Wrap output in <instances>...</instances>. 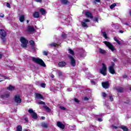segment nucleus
Instances as JSON below:
<instances>
[{
	"label": "nucleus",
	"mask_w": 131,
	"mask_h": 131,
	"mask_svg": "<svg viewBox=\"0 0 131 131\" xmlns=\"http://www.w3.org/2000/svg\"><path fill=\"white\" fill-rule=\"evenodd\" d=\"M85 15L86 17H87L88 18H91V19H94V16L93 15L92 13H91L90 11L85 12Z\"/></svg>",
	"instance_id": "obj_14"
},
{
	"label": "nucleus",
	"mask_w": 131,
	"mask_h": 131,
	"mask_svg": "<svg viewBox=\"0 0 131 131\" xmlns=\"http://www.w3.org/2000/svg\"><path fill=\"white\" fill-rule=\"evenodd\" d=\"M130 102V100H129V99H127L126 100V101H124V103H125V104H129V103Z\"/></svg>",
	"instance_id": "obj_43"
},
{
	"label": "nucleus",
	"mask_w": 131,
	"mask_h": 131,
	"mask_svg": "<svg viewBox=\"0 0 131 131\" xmlns=\"http://www.w3.org/2000/svg\"><path fill=\"white\" fill-rule=\"evenodd\" d=\"M84 100L85 101H88V100H89V98H88L87 97H85L84 98Z\"/></svg>",
	"instance_id": "obj_55"
},
{
	"label": "nucleus",
	"mask_w": 131,
	"mask_h": 131,
	"mask_svg": "<svg viewBox=\"0 0 131 131\" xmlns=\"http://www.w3.org/2000/svg\"><path fill=\"white\" fill-rule=\"evenodd\" d=\"M69 58L70 59V64L71 66H72V67H75V66H76V60H75L74 57H73V56L71 55H70L69 56Z\"/></svg>",
	"instance_id": "obj_6"
},
{
	"label": "nucleus",
	"mask_w": 131,
	"mask_h": 131,
	"mask_svg": "<svg viewBox=\"0 0 131 131\" xmlns=\"http://www.w3.org/2000/svg\"><path fill=\"white\" fill-rule=\"evenodd\" d=\"M28 32H34L35 29L34 26H28Z\"/></svg>",
	"instance_id": "obj_16"
},
{
	"label": "nucleus",
	"mask_w": 131,
	"mask_h": 131,
	"mask_svg": "<svg viewBox=\"0 0 131 131\" xmlns=\"http://www.w3.org/2000/svg\"><path fill=\"white\" fill-rule=\"evenodd\" d=\"M57 126L58 127H59V128H61V129H64V128H65V125L60 121L57 122Z\"/></svg>",
	"instance_id": "obj_13"
},
{
	"label": "nucleus",
	"mask_w": 131,
	"mask_h": 131,
	"mask_svg": "<svg viewBox=\"0 0 131 131\" xmlns=\"http://www.w3.org/2000/svg\"><path fill=\"white\" fill-rule=\"evenodd\" d=\"M6 6L7 7V8H11V5L9 3H7Z\"/></svg>",
	"instance_id": "obj_47"
},
{
	"label": "nucleus",
	"mask_w": 131,
	"mask_h": 131,
	"mask_svg": "<svg viewBox=\"0 0 131 131\" xmlns=\"http://www.w3.org/2000/svg\"><path fill=\"white\" fill-rule=\"evenodd\" d=\"M43 54L44 55V56H48V55L49 54V52L44 51L43 52Z\"/></svg>",
	"instance_id": "obj_38"
},
{
	"label": "nucleus",
	"mask_w": 131,
	"mask_h": 131,
	"mask_svg": "<svg viewBox=\"0 0 131 131\" xmlns=\"http://www.w3.org/2000/svg\"><path fill=\"white\" fill-rule=\"evenodd\" d=\"M114 39L115 41H116V42L118 43V45H120V41L119 40H118V39H117V38L116 37H115L114 38Z\"/></svg>",
	"instance_id": "obj_33"
},
{
	"label": "nucleus",
	"mask_w": 131,
	"mask_h": 131,
	"mask_svg": "<svg viewBox=\"0 0 131 131\" xmlns=\"http://www.w3.org/2000/svg\"><path fill=\"white\" fill-rule=\"evenodd\" d=\"M108 71L111 74H115V70H114V68L108 67Z\"/></svg>",
	"instance_id": "obj_19"
},
{
	"label": "nucleus",
	"mask_w": 131,
	"mask_h": 131,
	"mask_svg": "<svg viewBox=\"0 0 131 131\" xmlns=\"http://www.w3.org/2000/svg\"><path fill=\"white\" fill-rule=\"evenodd\" d=\"M33 16L34 18H39V13L38 12H35L33 13Z\"/></svg>",
	"instance_id": "obj_22"
},
{
	"label": "nucleus",
	"mask_w": 131,
	"mask_h": 131,
	"mask_svg": "<svg viewBox=\"0 0 131 131\" xmlns=\"http://www.w3.org/2000/svg\"><path fill=\"white\" fill-rule=\"evenodd\" d=\"M9 97H10V92H5L4 94L1 95L0 96L2 99H5V98H8Z\"/></svg>",
	"instance_id": "obj_12"
},
{
	"label": "nucleus",
	"mask_w": 131,
	"mask_h": 131,
	"mask_svg": "<svg viewBox=\"0 0 131 131\" xmlns=\"http://www.w3.org/2000/svg\"><path fill=\"white\" fill-rule=\"evenodd\" d=\"M113 61H114V62H116V61H117V59H116V58H113Z\"/></svg>",
	"instance_id": "obj_54"
},
{
	"label": "nucleus",
	"mask_w": 131,
	"mask_h": 131,
	"mask_svg": "<svg viewBox=\"0 0 131 131\" xmlns=\"http://www.w3.org/2000/svg\"><path fill=\"white\" fill-rule=\"evenodd\" d=\"M98 50L100 54H106V51L102 49L101 48H99Z\"/></svg>",
	"instance_id": "obj_25"
},
{
	"label": "nucleus",
	"mask_w": 131,
	"mask_h": 131,
	"mask_svg": "<svg viewBox=\"0 0 131 131\" xmlns=\"http://www.w3.org/2000/svg\"><path fill=\"white\" fill-rule=\"evenodd\" d=\"M103 43L110 49V50H111L112 52H114V51H116V49L115 48H114V46H113L112 44L109 41H104Z\"/></svg>",
	"instance_id": "obj_5"
},
{
	"label": "nucleus",
	"mask_w": 131,
	"mask_h": 131,
	"mask_svg": "<svg viewBox=\"0 0 131 131\" xmlns=\"http://www.w3.org/2000/svg\"><path fill=\"white\" fill-rule=\"evenodd\" d=\"M58 67H60V68H63L67 65V62L64 61H59L58 63Z\"/></svg>",
	"instance_id": "obj_11"
},
{
	"label": "nucleus",
	"mask_w": 131,
	"mask_h": 131,
	"mask_svg": "<svg viewBox=\"0 0 131 131\" xmlns=\"http://www.w3.org/2000/svg\"><path fill=\"white\" fill-rule=\"evenodd\" d=\"M32 50L34 51L35 50V45H32L31 46Z\"/></svg>",
	"instance_id": "obj_45"
},
{
	"label": "nucleus",
	"mask_w": 131,
	"mask_h": 131,
	"mask_svg": "<svg viewBox=\"0 0 131 131\" xmlns=\"http://www.w3.org/2000/svg\"><path fill=\"white\" fill-rule=\"evenodd\" d=\"M49 47H50L51 48H59V44L53 42L51 44H49Z\"/></svg>",
	"instance_id": "obj_18"
},
{
	"label": "nucleus",
	"mask_w": 131,
	"mask_h": 131,
	"mask_svg": "<svg viewBox=\"0 0 131 131\" xmlns=\"http://www.w3.org/2000/svg\"><path fill=\"white\" fill-rule=\"evenodd\" d=\"M19 20L21 23H23L25 21V15H21L19 16Z\"/></svg>",
	"instance_id": "obj_17"
},
{
	"label": "nucleus",
	"mask_w": 131,
	"mask_h": 131,
	"mask_svg": "<svg viewBox=\"0 0 131 131\" xmlns=\"http://www.w3.org/2000/svg\"><path fill=\"white\" fill-rule=\"evenodd\" d=\"M16 131H22V126L18 125L16 127Z\"/></svg>",
	"instance_id": "obj_30"
},
{
	"label": "nucleus",
	"mask_w": 131,
	"mask_h": 131,
	"mask_svg": "<svg viewBox=\"0 0 131 131\" xmlns=\"http://www.w3.org/2000/svg\"><path fill=\"white\" fill-rule=\"evenodd\" d=\"M98 121H100V122L103 121V120L101 118H98Z\"/></svg>",
	"instance_id": "obj_57"
},
{
	"label": "nucleus",
	"mask_w": 131,
	"mask_h": 131,
	"mask_svg": "<svg viewBox=\"0 0 131 131\" xmlns=\"http://www.w3.org/2000/svg\"><path fill=\"white\" fill-rule=\"evenodd\" d=\"M60 1L62 5H67V4H69V1L68 0H60Z\"/></svg>",
	"instance_id": "obj_26"
},
{
	"label": "nucleus",
	"mask_w": 131,
	"mask_h": 131,
	"mask_svg": "<svg viewBox=\"0 0 131 131\" xmlns=\"http://www.w3.org/2000/svg\"><path fill=\"white\" fill-rule=\"evenodd\" d=\"M7 35V32L5 30L0 29V37L4 43H6V41H7V39H6Z\"/></svg>",
	"instance_id": "obj_2"
},
{
	"label": "nucleus",
	"mask_w": 131,
	"mask_h": 131,
	"mask_svg": "<svg viewBox=\"0 0 131 131\" xmlns=\"http://www.w3.org/2000/svg\"><path fill=\"white\" fill-rule=\"evenodd\" d=\"M7 90L12 92L15 91V87L13 86L12 85H10L7 88Z\"/></svg>",
	"instance_id": "obj_21"
},
{
	"label": "nucleus",
	"mask_w": 131,
	"mask_h": 131,
	"mask_svg": "<svg viewBox=\"0 0 131 131\" xmlns=\"http://www.w3.org/2000/svg\"><path fill=\"white\" fill-rule=\"evenodd\" d=\"M29 113H30L31 116L33 118V119H37V114H36L35 112H33V110L30 109L28 110Z\"/></svg>",
	"instance_id": "obj_7"
},
{
	"label": "nucleus",
	"mask_w": 131,
	"mask_h": 131,
	"mask_svg": "<svg viewBox=\"0 0 131 131\" xmlns=\"http://www.w3.org/2000/svg\"><path fill=\"white\" fill-rule=\"evenodd\" d=\"M24 120L26 122H28V118H25Z\"/></svg>",
	"instance_id": "obj_51"
},
{
	"label": "nucleus",
	"mask_w": 131,
	"mask_h": 131,
	"mask_svg": "<svg viewBox=\"0 0 131 131\" xmlns=\"http://www.w3.org/2000/svg\"><path fill=\"white\" fill-rule=\"evenodd\" d=\"M109 98H110V100L111 102H113V101L114 100V99H113V96L110 95L109 96Z\"/></svg>",
	"instance_id": "obj_40"
},
{
	"label": "nucleus",
	"mask_w": 131,
	"mask_h": 131,
	"mask_svg": "<svg viewBox=\"0 0 131 131\" xmlns=\"http://www.w3.org/2000/svg\"><path fill=\"white\" fill-rule=\"evenodd\" d=\"M102 68L99 70L100 73L104 76H106L107 75V67L104 63H102Z\"/></svg>",
	"instance_id": "obj_4"
},
{
	"label": "nucleus",
	"mask_w": 131,
	"mask_h": 131,
	"mask_svg": "<svg viewBox=\"0 0 131 131\" xmlns=\"http://www.w3.org/2000/svg\"><path fill=\"white\" fill-rule=\"evenodd\" d=\"M101 34L103 35V37L105 38V39L108 38V36H107V33H106V32H102Z\"/></svg>",
	"instance_id": "obj_28"
},
{
	"label": "nucleus",
	"mask_w": 131,
	"mask_h": 131,
	"mask_svg": "<svg viewBox=\"0 0 131 131\" xmlns=\"http://www.w3.org/2000/svg\"><path fill=\"white\" fill-rule=\"evenodd\" d=\"M101 85L103 89H105V90H107V89H109L110 88V84L108 81L102 82Z\"/></svg>",
	"instance_id": "obj_10"
},
{
	"label": "nucleus",
	"mask_w": 131,
	"mask_h": 131,
	"mask_svg": "<svg viewBox=\"0 0 131 131\" xmlns=\"http://www.w3.org/2000/svg\"><path fill=\"white\" fill-rule=\"evenodd\" d=\"M35 2H36V3H41L42 0H35Z\"/></svg>",
	"instance_id": "obj_53"
},
{
	"label": "nucleus",
	"mask_w": 131,
	"mask_h": 131,
	"mask_svg": "<svg viewBox=\"0 0 131 131\" xmlns=\"http://www.w3.org/2000/svg\"><path fill=\"white\" fill-rule=\"evenodd\" d=\"M68 52L69 54H71V55H72V56H74V51L72 50L71 49H69Z\"/></svg>",
	"instance_id": "obj_32"
},
{
	"label": "nucleus",
	"mask_w": 131,
	"mask_h": 131,
	"mask_svg": "<svg viewBox=\"0 0 131 131\" xmlns=\"http://www.w3.org/2000/svg\"><path fill=\"white\" fill-rule=\"evenodd\" d=\"M60 108L61 110H66V108H65V107H64V106H60Z\"/></svg>",
	"instance_id": "obj_48"
},
{
	"label": "nucleus",
	"mask_w": 131,
	"mask_h": 131,
	"mask_svg": "<svg viewBox=\"0 0 131 131\" xmlns=\"http://www.w3.org/2000/svg\"><path fill=\"white\" fill-rule=\"evenodd\" d=\"M115 67V63H114V62H111V66L108 67L114 68Z\"/></svg>",
	"instance_id": "obj_37"
},
{
	"label": "nucleus",
	"mask_w": 131,
	"mask_h": 131,
	"mask_svg": "<svg viewBox=\"0 0 131 131\" xmlns=\"http://www.w3.org/2000/svg\"><path fill=\"white\" fill-rule=\"evenodd\" d=\"M3 57V55L2 54H0V59H2Z\"/></svg>",
	"instance_id": "obj_62"
},
{
	"label": "nucleus",
	"mask_w": 131,
	"mask_h": 131,
	"mask_svg": "<svg viewBox=\"0 0 131 131\" xmlns=\"http://www.w3.org/2000/svg\"><path fill=\"white\" fill-rule=\"evenodd\" d=\"M28 23H29V20H27V24H28Z\"/></svg>",
	"instance_id": "obj_64"
},
{
	"label": "nucleus",
	"mask_w": 131,
	"mask_h": 131,
	"mask_svg": "<svg viewBox=\"0 0 131 131\" xmlns=\"http://www.w3.org/2000/svg\"><path fill=\"white\" fill-rule=\"evenodd\" d=\"M0 17H1V18H4L5 17V14H4L3 13H1Z\"/></svg>",
	"instance_id": "obj_49"
},
{
	"label": "nucleus",
	"mask_w": 131,
	"mask_h": 131,
	"mask_svg": "<svg viewBox=\"0 0 131 131\" xmlns=\"http://www.w3.org/2000/svg\"><path fill=\"white\" fill-rule=\"evenodd\" d=\"M116 7V3H114L110 6V9H113Z\"/></svg>",
	"instance_id": "obj_35"
},
{
	"label": "nucleus",
	"mask_w": 131,
	"mask_h": 131,
	"mask_svg": "<svg viewBox=\"0 0 131 131\" xmlns=\"http://www.w3.org/2000/svg\"><path fill=\"white\" fill-rule=\"evenodd\" d=\"M20 41L21 42V47L24 49L27 48V45H28V40L24 37H21L20 38Z\"/></svg>",
	"instance_id": "obj_3"
},
{
	"label": "nucleus",
	"mask_w": 131,
	"mask_h": 131,
	"mask_svg": "<svg viewBox=\"0 0 131 131\" xmlns=\"http://www.w3.org/2000/svg\"><path fill=\"white\" fill-rule=\"evenodd\" d=\"M116 91L118 93H122V92H123V88L120 87L119 88H116Z\"/></svg>",
	"instance_id": "obj_24"
},
{
	"label": "nucleus",
	"mask_w": 131,
	"mask_h": 131,
	"mask_svg": "<svg viewBox=\"0 0 131 131\" xmlns=\"http://www.w3.org/2000/svg\"><path fill=\"white\" fill-rule=\"evenodd\" d=\"M30 46H35V42H34V41L31 40L30 41Z\"/></svg>",
	"instance_id": "obj_34"
},
{
	"label": "nucleus",
	"mask_w": 131,
	"mask_h": 131,
	"mask_svg": "<svg viewBox=\"0 0 131 131\" xmlns=\"http://www.w3.org/2000/svg\"><path fill=\"white\" fill-rule=\"evenodd\" d=\"M32 60L33 62H34L38 65H40V66H42V67H46V66L43 60L40 58L33 57Z\"/></svg>",
	"instance_id": "obj_1"
},
{
	"label": "nucleus",
	"mask_w": 131,
	"mask_h": 131,
	"mask_svg": "<svg viewBox=\"0 0 131 131\" xmlns=\"http://www.w3.org/2000/svg\"><path fill=\"white\" fill-rule=\"evenodd\" d=\"M35 95L36 99L43 100V96H42V95L37 93H35Z\"/></svg>",
	"instance_id": "obj_15"
},
{
	"label": "nucleus",
	"mask_w": 131,
	"mask_h": 131,
	"mask_svg": "<svg viewBox=\"0 0 131 131\" xmlns=\"http://www.w3.org/2000/svg\"><path fill=\"white\" fill-rule=\"evenodd\" d=\"M94 2L96 3H101V0H94Z\"/></svg>",
	"instance_id": "obj_50"
},
{
	"label": "nucleus",
	"mask_w": 131,
	"mask_h": 131,
	"mask_svg": "<svg viewBox=\"0 0 131 131\" xmlns=\"http://www.w3.org/2000/svg\"><path fill=\"white\" fill-rule=\"evenodd\" d=\"M4 79H8V77H7V76H4Z\"/></svg>",
	"instance_id": "obj_61"
},
{
	"label": "nucleus",
	"mask_w": 131,
	"mask_h": 131,
	"mask_svg": "<svg viewBox=\"0 0 131 131\" xmlns=\"http://www.w3.org/2000/svg\"><path fill=\"white\" fill-rule=\"evenodd\" d=\"M119 128H121V129H122L123 131H128V128L125 126H120Z\"/></svg>",
	"instance_id": "obj_23"
},
{
	"label": "nucleus",
	"mask_w": 131,
	"mask_h": 131,
	"mask_svg": "<svg viewBox=\"0 0 131 131\" xmlns=\"http://www.w3.org/2000/svg\"><path fill=\"white\" fill-rule=\"evenodd\" d=\"M112 127H114V128H115V129H117V126H112Z\"/></svg>",
	"instance_id": "obj_59"
},
{
	"label": "nucleus",
	"mask_w": 131,
	"mask_h": 131,
	"mask_svg": "<svg viewBox=\"0 0 131 131\" xmlns=\"http://www.w3.org/2000/svg\"><path fill=\"white\" fill-rule=\"evenodd\" d=\"M94 21H95L96 22H97V23L99 22V18H98V17H95Z\"/></svg>",
	"instance_id": "obj_44"
},
{
	"label": "nucleus",
	"mask_w": 131,
	"mask_h": 131,
	"mask_svg": "<svg viewBox=\"0 0 131 131\" xmlns=\"http://www.w3.org/2000/svg\"><path fill=\"white\" fill-rule=\"evenodd\" d=\"M40 12L42 15H46V14H47V13L46 12V10L43 8L40 9Z\"/></svg>",
	"instance_id": "obj_27"
},
{
	"label": "nucleus",
	"mask_w": 131,
	"mask_h": 131,
	"mask_svg": "<svg viewBox=\"0 0 131 131\" xmlns=\"http://www.w3.org/2000/svg\"><path fill=\"white\" fill-rule=\"evenodd\" d=\"M88 22H91V20L89 19H84V21L81 22V26L82 27H84L85 28H89V26L86 24V23Z\"/></svg>",
	"instance_id": "obj_9"
},
{
	"label": "nucleus",
	"mask_w": 131,
	"mask_h": 131,
	"mask_svg": "<svg viewBox=\"0 0 131 131\" xmlns=\"http://www.w3.org/2000/svg\"><path fill=\"white\" fill-rule=\"evenodd\" d=\"M41 119H42V120H45V119H46V117H43V116H42L41 117Z\"/></svg>",
	"instance_id": "obj_58"
},
{
	"label": "nucleus",
	"mask_w": 131,
	"mask_h": 131,
	"mask_svg": "<svg viewBox=\"0 0 131 131\" xmlns=\"http://www.w3.org/2000/svg\"><path fill=\"white\" fill-rule=\"evenodd\" d=\"M58 76H62V71H58Z\"/></svg>",
	"instance_id": "obj_41"
},
{
	"label": "nucleus",
	"mask_w": 131,
	"mask_h": 131,
	"mask_svg": "<svg viewBox=\"0 0 131 131\" xmlns=\"http://www.w3.org/2000/svg\"><path fill=\"white\" fill-rule=\"evenodd\" d=\"M38 104H41V105H46V103L43 101H39L38 102Z\"/></svg>",
	"instance_id": "obj_39"
},
{
	"label": "nucleus",
	"mask_w": 131,
	"mask_h": 131,
	"mask_svg": "<svg viewBox=\"0 0 131 131\" xmlns=\"http://www.w3.org/2000/svg\"><path fill=\"white\" fill-rule=\"evenodd\" d=\"M91 83H93V84H96V82L94 80H91Z\"/></svg>",
	"instance_id": "obj_52"
},
{
	"label": "nucleus",
	"mask_w": 131,
	"mask_h": 131,
	"mask_svg": "<svg viewBox=\"0 0 131 131\" xmlns=\"http://www.w3.org/2000/svg\"><path fill=\"white\" fill-rule=\"evenodd\" d=\"M40 86L41 88H43V89H45L47 85V84H46V83H42L40 84Z\"/></svg>",
	"instance_id": "obj_36"
},
{
	"label": "nucleus",
	"mask_w": 131,
	"mask_h": 131,
	"mask_svg": "<svg viewBox=\"0 0 131 131\" xmlns=\"http://www.w3.org/2000/svg\"><path fill=\"white\" fill-rule=\"evenodd\" d=\"M43 107L46 109L47 112H51V108H50L48 106L44 105Z\"/></svg>",
	"instance_id": "obj_31"
},
{
	"label": "nucleus",
	"mask_w": 131,
	"mask_h": 131,
	"mask_svg": "<svg viewBox=\"0 0 131 131\" xmlns=\"http://www.w3.org/2000/svg\"><path fill=\"white\" fill-rule=\"evenodd\" d=\"M74 101L76 102V103H79V100L76 98H75Z\"/></svg>",
	"instance_id": "obj_46"
},
{
	"label": "nucleus",
	"mask_w": 131,
	"mask_h": 131,
	"mask_svg": "<svg viewBox=\"0 0 131 131\" xmlns=\"http://www.w3.org/2000/svg\"><path fill=\"white\" fill-rule=\"evenodd\" d=\"M129 14L130 16H131V10H130V11H129Z\"/></svg>",
	"instance_id": "obj_63"
},
{
	"label": "nucleus",
	"mask_w": 131,
	"mask_h": 131,
	"mask_svg": "<svg viewBox=\"0 0 131 131\" xmlns=\"http://www.w3.org/2000/svg\"><path fill=\"white\" fill-rule=\"evenodd\" d=\"M123 78H126L127 77V75H126V74H124L123 76Z\"/></svg>",
	"instance_id": "obj_56"
},
{
	"label": "nucleus",
	"mask_w": 131,
	"mask_h": 131,
	"mask_svg": "<svg viewBox=\"0 0 131 131\" xmlns=\"http://www.w3.org/2000/svg\"><path fill=\"white\" fill-rule=\"evenodd\" d=\"M14 102L17 104H20L22 102V99L20 98V95H16L14 96Z\"/></svg>",
	"instance_id": "obj_8"
},
{
	"label": "nucleus",
	"mask_w": 131,
	"mask_h": 131,
	"mask_svg": "<svg viewBox=\"0 0 131 131\" xmlns=\"http://www.w3.org/2000/svg\"><path fill=\"white\" fill-rule=\"evenodd\" d=\"M61 37L64 39H66L67 38V34L63 32L61 34Z\"/></svg>",
	"instance_id": "obj_29"
},
{
	"label": "nucleus",
	"mask_w": 131,
	"mask_h": 131,
	"mask_svg": "<svg viewBox=\"0 0 131 131\" xmlns=\"http://www.w3.org/2000/svg\"><path fill=\"white\" fill-rule=\"evenodd\" d=\"M41 126H42V127H43V128H48V124H47L45 122H42L41 123Z\"/></svg>",
	"instance_id": "obj_20"
},
{
	"label": "nucleus",
	"mask_w": 131,
	"mask_h": 131,
	"mask_svg": "<svg viewBox=\"0 0 131 131\" xmlns=\"http://www.w3.org/2000/svg\"><path fill=\"white\" fill-rule=\"evenodd\" d=\"M102 97H103V98H106L107 97V94H106V93L102 92Z\"/></svg>",
	"instance_id": "obj_42"
},
{
	"label": "nucleus",
	"mask_w": 131,
	"mask_h": 131,
	"mask_svg": "<svg viewBox=\"0 0 131 131\" xmlns=\"http://www.w3.org/2000/svg\"><path fill=\"white\" fill-rule=\"evenodd\" d=\"M119 32H120V33H123L124 31L122 30H120Z\"/></svg>",
	"instance_id": "obj_60"
}]
</instances>
